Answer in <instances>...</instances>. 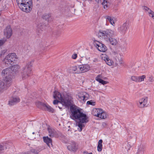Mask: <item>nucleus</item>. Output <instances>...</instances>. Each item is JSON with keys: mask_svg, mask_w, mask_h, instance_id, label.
I'll list each match as a JSON object with an SVG mask.
<instances>
[{"mask_svg": "<svg viewBox=\"0 0 154 154\" xmlns=\"http://www.w3.org/2000/svg\"><path fill=\"white\" fill-rule=\"evenodd\" d=\"M71 112L70 118L75 120L79 119L83 123H86L88 122V117L86 115L83 113L82 109L75 106H70Z\"/></svg>", "mask_w": 154, "mask_h": 154, "instance_id": "nucleus-1", "label": "nucleus"}, {"mask_svg": "<svg viewBox=\"0 0 154 154\" xmlns=\"http://www.w3.org/2000/svg\"><path fill=\"white\" fill-rule=\"evenodd\" d=\"M54 98L56 100L53 101V104L56 105L59 103L63 105L69 106L72 103V97L71 96H67L65 97L59 92L55 91L54 94Z\"/></svg>", "mask_w": 154, "mask_h": 154, "instance_id": "nucleus-2", "label": "nucleus"}, {"mask_svg": "<svg viewBox=\"0 0 154 154\" xmlns=\"http://www.w3.org/2000/svg\"><path fill=\"white\" fill-rule=\"evenodd\" d=\"M19 8L23 11L29 13L32 7V0H16Z\"/></svg>", "mask_w": 154, "mask_h": 154, "instance_id": "nucleus-3", "label": "nucleus"}, {"mask_svg": "<svg viewBox=\"0 0 154 154\" xmlns=\"http://www.w3.org/2000/svg\"><path fill=\"white\" fill-rule=\"evenodd\" d=\"M98 35L100 38L103 39L106 41H108L109 40V38L115 36V33L114 31L110 29L100 30L98 33Z\"/></svg>", "mask_w": 154, "mask_h": 154, "instance_id": "nucleus-4", "label": "nucleus"}, {"mask_svg": "<svg viewBox=\"0 0 154 154\" xmlns=\"http://www.w3.org/2000/svg\"><path fill=\"white\" fill-rule=\"evenodd\" d=\"M1 75L3 77L2 79L12 84L14 75L10 68H7L3 69L1 72Z\"/></svg>", "mask_w": 154, "mask_h": 154, "instance_id": "nucleus-5", "label": "nucleus"}, {"mask_svg": "<svg viewBox=\"0 0 154 154\" xmlns=\"http://www.w3.org/2000/svg\"><path fill=\"white\" fill-rule=\"evenodd\" d=\"M32 66V63L29 62L22 68L20 75L23 80L27 79L31 73Z\"/></svg>", "mask_w": 154, "mask_h": 154, "instance_id": "nucleus-6", "label": "nucleus"}, {"mask_svg": "<svg viewBox=\"0 0 154 154\" xmlns=\"http://www.w3.org/2000/svg\"><path fill=\"white\" fill-rule=\"evenodd\" d=\"M18 58L16 54L14 53H10L7 55L3 60V62L8 65L16 63Z\"/></svg>", "mask_w": 154, "mask_h": 154, "instance_id": "nucleus-7", "label": "nucleus"}, {"mask_svg": "<svg viewBox=\"0 0 154 154\" xmlns=\"http://www.w3.org/2000/svg\"><path fill=\"white\" fill-rule=\"evenodd\" d=\"M11 84L3 79L0 80V93H3L11 85Z\"/></svg>", "mask_w": 154, "mask_h": 154, "instance_id": "nucleus-8", "label": "nucleus"}, {"mask_svg": "<svg viewBox=\"0 0 154 154\" xmlns=\"http://www.w3.org/2000/svg\"><path fill=\"white\" fill-rule=\"evenodd\" d=\"M95 46L97 48L98 50L100 51L105 52L107 50L106 47L103 44L97 41L94 42Z\"/></svg>", "mask_w": 154, "mask_h": 154, "instance_id": "nucleus-9", "label": "nucleus"}, {"mask_svg": "<svg viewBox=\"0 0 154 154\" xmlns=\"http://www.w3.org/2000/svg\"><path fill=\"white\" fill-rule=\"evenodd\" d=\"M13 34L12 30L10 26H7L4 30V35L7 38H10Z\"/></svg>", "mask_w": 154, "mask_h": 154, "instance_id": "nucleus-10", "label": "nucleus"}, {"mask_svg": "<svg viewBox=\"0 0 154 154\" xmlns=\"http://www.w3.org/2000/svg\"><path fill=\"white\" fill-rule=\"evenodd\" d=\"M89 94L85 92H83L78 96V99L82 103L85 102L88 99Z\"/></svg>", "mask_w": 154, "mask_h": 154, "instance_id": "nucleus-11", "label": "nucleus"}, {"mask_svg": "<svg viewBox=\"0 0 154 154\" xmlns=\"http://www.w3.org/2000/svg\"><path fill=\"white\" fill-rule=\"evenodd\" d=\"M49 136L51 137H58L59 135L55 130L49 126Z\"/></svg>", "mask_w": 154, "mask_h": 154, "instance_id": "nucleus-12", "label": "nucleus"}, {"mask_svg": "<svg viewBox=\"0 0 154 154\" xmlns=\"http://www.w3.org/2000/svg\"><path fill=\"white\" fill-rule=\"evenodd\" d=\"M90 69V67L88 64H83L79 65V73L85 72L88 71Z\"/></svg>", "mask_w": 154, "mask_h": 154, "instance_id": "nucleus-13", "label": "nucleus"}, {"mask_svg": "<svg viewBox=\"0 0 154 154\" xmlns=\"http://www.w3.org/2000/svg\"><path fill=\"white\" fill-rule=\"evenodd\" d=\"M147 103V98L146 97L140 100L137 103V104L139 107L142 108L144 107Z\"/></svg>", "mask_w": 154, "mask_h": 154, "instance_id": "nucleus-14", "label": "nucleus"}, {"mask_svg": "<svg viewBox=\"0 0 154 154\" xmlns=\"http://www.w3.org/2000/svg\"><path fill=\"white\" fill-rule=\"evenodd\" d=\"M20 101V99L18 97H12L10 99L8 104L11 105H13Z\"/></svg>", "mask_w": 154, "mask_h": 154, "instance_id": "nucleus-15", "label": "nucleus"}, {"mask_svg": "<svg viewBox=\"0 0 154 154\" xmlns=\"http://www.w3.org/2000/svg\"><path fill=\"white\" fill-rule=\"evenodd\" d=\"M36 106L38 108L44 110H48V106L46 103L37 101L35 102Z\"/></svg>", "mask_w": 154, "mask_h": 154, "instance_id": "nucleus-16", "label": "nucleus"}, {"mask_svg": "<svg viewBox=\"0 0 154 154\" xmlns=\"http://www.w3.org/2000/svg\"><path fill=\"white\" fill-rule=\"evenodd\" d=\"M128 24L126 22L123 23L122 25L119 28V30L122 33H125L128 30Z\"/></svg>", "mask_w": 154, "mask_h": 154, "instance_id": "nucleus-17", "label": "nucleus"}, {"mask_svg": "<svg viewBox=\"0 0 154 154\" xmlns=\"http://www.w3.org/2000/svg\"><path fill=\"white\" fill-rule=\"evenodd\" d=\"M8 142H5L0 143V154L3 152L4 150L7 148Z\"/></svg>", "mask_w": 154, "mask_h": 154, "instance_id": "nucleus-18", "label": "nucleus"}, {"mask_svg": "<svg viewBox=\"0 0 154 154\" xmlns=\"http://www.w3.org/2000/svg\"><path fill=\"white\" fill-rule=\"evenodd\" d=\"M104 18L107 21H109L110 24L113 26L115 25V23L113 20L114 17L109 15H106L104 16Z\"/></svg>", "mask_w": 154, "mask_h": 154, "instance_id": "nucleus-19", "label": "nucleus"}, {"mask_svg": "<svg viewBox=\"0 0 154 154\" xmlns=\"http://www.w3.org/2000/svg\"><path fill=\"white\" fill-rule=\"evenodd\" d=\"M103 60L105 61L106 63L109 66H111L113 63L112 60L109 59L108 56L106 55H105L104 57Z\"/></svg>", "mask_w": 154, "mask_h": 154, "instance_id": "nucleus-20", "label": "nucleus"}, {"mask_svg": "<svg viewBox=\"0 0 154 154\" xmlns=\"http://www.w3.org/2000/svg\"><path fill=\"white\" fill-rule=\"evenodd\" d=\"M76 143L74 142H72V144H70L67 146V148L70 151H75L76 149Z\"/></svg>", "mask_w": 154, "mask_h": 154, "instance_id": "nucleus-21", "label": "nucleus"}, {"mask_svg": "<svg viewBox=\"0 0 154 154\" xmlns=\"http://www.w3.org/2000/svg\"><path fill=\"white\" fill-rule=\"evenodd\" d=\"M102 5L105 9H107L110 5V3L107 0H103Z\"/></svg>", "mask_w": 154, "mask_h": 154, "instance_id": "nucleus-22", "label": "nucleus"}, {"mask_svg": "<svg viewBox=\"0 0 154 154\" xmlns=\"http://www.w3.org/2000/svg\"><path fill=\"white\" fill-rule=\"evenodd\" d=\"M146 11H148V13L149 14V16L152 17L154 19V12L149 9L146 6H144L143 8Z\"/></svg>", "mask_w": 154, "mask_h": 154, "instance_id": "nucleus-23", "label": "nucleus"}, {"mask_svg": "<svg viewBox=\"0 0 154 154\" xmlns=\"http://www.w3.org/2000/svg\"><path fill=\"white\" fill-rule=\"evenodd\" d=\"M106 41L109 42L110 43L113 45H115L117 43V42L116 39L111 37L109 38V40Z\"/></svg>", "mask_w": 154, "mask_h": 154, "instance_id": "nucleus-24", "label": "nucleus"}, {"mask_svg": "<svg viewBox=\"0 0 154 154\" xmlns=\"http://www.w3.org/2000/svg\"><path fill=\"white\" fill-rule=\"evenodd\" d=\"M99 110H101V109H94L92 111V114L95 116H98V112H99Z\"/></svg>", "mask_w": 154, "mask_h": 154, "instance_id": "nucleus-25", "label": "nucleus"}, {"mask_svg": "<svg viewBox=\"0 0 154 154\" xmlns=\"http://www.w3.org/2000/svg\"><path fill=\"white\" fill-rule=\"evenodd\" d=\"M103 140H100L98 142L97 146V150L99 152H100L102 151V143Z\"/></svg>", "mask_w": 154, "mask_h": 154, "instance_id": "nucleus-26", "label": "nucleus"}, {"mask_svg": "<svg viewBox=\"0 0 154 154\" xmlns=\"http://www.w3.org/2000/svg\"><path fill=\"white\" fill-rule=\"evenodd\" d=\"M71 69L75 71V73H79V65H77L72 66L71 67Z\"/></svg>", "mask_w": 154, "mask_h": 154, "instance_id": "nucleus-27", "label": "nucleus"}, {"mask_svg": "<svg viewBox=\"0 0 154 154\" xmlns=\"http://www.w3.org/2000/svg\"><path fill=\"white\" fill-rule=\"evenodd\" d=\"M20 66L18 65H13L11 66V69L12 72L13 71L15 72L20 69Z\"/></svg>", "mask_w": 154, "mask_h": 154, "instance_id": "nucleus-28", "label": "nucleus"}, {"mask_svg": "<svg viewBox=\"0 0 154 154\" xmlns=\"http://www.w3.org/2000/svg\"><path fill=\"white\" fill-rule=\"evenodd\" d=\"M45 148L44 147L42 148L41 149L39 148L38 149L37 148L36 149H32L31 150V152H32L34 153L35 154H38V152L44 149Z\"/></svg>", "mask_w": 154, "mask_h": 154, "instance_id": "nucleus-29", "label": "nucleus"}, {"mask_svg": "<svg viewBox=\"0 0 154 154\" xmlns=\"http://www.w3.org/2000/svg\"><path fill=\"white\" fill-rule=\"evenodd\" d=\"M79 122H78L76 123V125H77L79 128V131H81L82 130V128L83 126H84V125L82 124L83 123L82 122H81V121L79 120Z\"/></svg>", "mask_w": 154, "mask_h": 154, "instance_id": "nucleus-30", "label": "nucleus"}, {"mask_svg": "<svg viewBox=\"0 0 154 154\" xmlns=\"http://www.w3.org/2000/svg\"><path fill=\"white\" fill-rule=\"evenodd\" d=\"M146 76L145 75H143L141 76H138V82H140L144 80V79L145 78Z\"/></svg>", "mask_w": 154, "mask_h": 154, "instance_id": "nucleus-31", "label": "nucleus"}, {"mask_svg": "<svg viewBox=\"0 0 154 154\" xmlns=\"http://www.w3.org/2000/svg\"><path fill=\"white\" fill-rule=\"evenodd\" d=\"M106 117L107 116L106 113L102 111V113H101V116H100V118L102 119H105Z\"/></svg>", "mask_w": 154, "mask_h": 154, "instance_id": "nucleus-32", "label": "nucleus"}, {"mask_svg": "<svg viewBox=\"0 0 154 154\" xmlns=\"http://www.w3.org/2000/svg\"><path fill=\"white\" fill-rule=\"evenodd\" d=\"M131 80L133 81L136 82H138V76H132L131 78Z\"/></svg>", "mask_w": 154, "mask_h": 154, "instance_id": "nucleus-33", "label": "nucleus"}, {"mask_svg": "<svg viewBox=\"0 0 154 154\" xmlns=\"http://www.w3.org/2000/svg\"><path fill=\"white\" fill-rule=\"evenodd\" d=\"M6 41L7 39L5 38L0 39V46L3 45Z\"/></svg>", "mask_w": 154, "mask_h": 154, "instance_id": "nucleus-34", "label": "nucleus"}, {"mask_svg": "<svg viewBox=\"0 0 154 154\" xmlns=\"http://www.w3.org/2000/svg\"><path fill=\"white\" fill-rule=\"evenodd\" d=\"M44 142L48 145V137H43Z\"/></svg>", "mask_w": 154, "mask_h": 154, "instance_id": "nucleus-35", "label": "nucleus"}, {"mask_svg": "<svg viewBox=\"0 0 154 154\" xmlns=\"http://www.w3.org/2000/svg\"><path fill=\"white\" fill-rule=\"evenodd\" d=\"M95 103L92 100L88 101L87 102V104L89 105H91L92 106H94L95 105Z\"/></svg>", "mask_w": 154, "mask_h": 154, "instance_id": "nucleus-36", "label": "nucleus"}, {"mask_svg": "<svg viewBox=\"0 0 154 154\" xmlns=\"http://www.w3.org/2000/svg\"><path fill=\"white\" fill-rule=\"evenodd\" d=\"M52 141V139L49 138V147L50 148H51V147H53Z\"/></svg>", "mask_w": 154, "mask_h": 154, "instance_id": "nucleus-37", "label": "nucleus"}, {"mask_svg": "<svg viewBox=\"0 0 154 154\" xmlns=\"http://www.w3.org/2000/svg\"><path fill=\"white\" fill-rule=\"evenodd\" d=\"M1 11H5L7 9V8L5 5H3L0 7Z\"/></svg>", "mask_w": 154, "mask_h": 154, "instance_id": "nucleus-38", "label": "nucleus"}, {"mask_svg": "<svg viewBox=\"0 0 154 154\" xmlns=\"http://www.w3.org/2000/svg\"><path fill=\"white\" fill-rule=\"evenodd\" d=\"M98 82H99V83H101L103 85H105L107 84V82L105 81L102 79H98Z\"/></svg>", "mask_w": 154, "mask_h": 154, "instance_id": "nucleus-39", "label": "nucleus"}, {"mask_svg": "<svg viewBox=\"0 0 154 154\" xmlns=\"http://www.w3.org/2000/svg\"><path fill=\"white\" fill-rule=\"evenodd\" d=\"M131 146L129 143H128L127 146H125V148L127 150V151H128L130 149Z\"/></svg>", "mask_w": 154, "mask_h": 154, "instance_id": "nucleus-40", "label": "nucleus"}, {"mask_svg": "<svg viewBox=\"0 0 154 154\" xmlns=\"http://www.w3.org/2000/svg\"><path fill=\"white\" fill-rule=\"evenodd\" d=\"M138 150L139 151H142L143 152H144L145 150V148L143 145L140 146V148Z\"/></svg>", "mask_w": 154, "mask_h": 154, "instance_id": "nucleus-41", "label": "nucleus"}, {"mask_svg": "<svg viewBox=\"0 0 154 154\" xmlns=\"http://www.w3.org/2000/svg\"><path fill=\"white\" fill-rule=\"evenodd\" d=\"M42 18L45 20H47L48 18V15L47 14H44L42 16Z\"/></svg>", "mask_w": 154, "mask_h": 154, "instance_id": "nucleus-42", "label": "nucleus"}, {"mask_svg": "<svg viewBox=\"0 0 154 154\" xmlns=\"http://www.w3.org/2000/svg\"><path fill=\"white\" fill-rule=\"evenodd\" d=\"M102 77V75H98L96 77V80L98 82V79H101V78Z\"/></svg>", "mask_w": 154, "mask_h": 154, "instance_id": "nucleus-43", "label": "nucleus"}, {"mask_svg": "<svg viewBox=\"0 0 154 154\" xmlns=\"http://www.w3.org/2000/svg\"><path fill=\"white\" fill-rule=\"evenodd\" d=\"M54 111V110L50 106H49V112H53Z\"/></svg>", "mask_w": 154, "mask_h": 154, "instance_id": "nucleus-44", "label": "nucleus"}, {"mask_svg": "<svg viewBox=\"0 0 154 154\" xmlns=\"http://www.w3.org/2000/svg\"><path fill=\"white\" fill-rule=\"evenodd\" d=\"M84 60H85L86 61V60L85 58L83 59H82L80 60V63L82 64V65L86 64H85V63L84 62Z\"/></svg>", "mask_w": 154, "mask_h": 154, "instance_id": "nucleus-45", "label": "nucleus"}, {"mask_svg": "<svg viewBox=\"0 0 154 154\" xmlns=\"http://www.w3.org/2000/svg\"><path fill=\"white\" fill-rule=\"evenodd\" d=\"M153 78L152 76L150 77L148 79V81L150 82H152L153 81Z\"/></svg>", "mask_w": 154, "mask_h": 154, "instance_id": "nucleus-46", "label": "nucleus"}, {"mask_svg": "<svg viewBox=\"0 0 154 154\" xmlns=\"http://www.w3.org/2000/svg\"><path fill=\"white\" fill-rule=\"evenodd\" d=\"M77 57V55L76 54H74L72 56V59H75Z\"/></svg>", "mask_w": 154, "mask_h": 154, "instance_id": "nucleus-47", "label": "nucleus"}, {"mask_svg": "<svg viewBox=\"0 0 154 154\" xmlns=\"http://www.w3.org/2000/svg\"><path fill=\"white\" fill-rule=\"evenodd\" d=\"M102 111H103V110L102 109H101V110H99V112H99L98 113V116H97V117H100V116H101V113H102Z\"/></svg>", "mask_w": 154, "mask_h": 154, "instance_id": "nucleus-48", "label": "nucleus"}, {"mask_svg": "<svg viewBox=\"0 0 154 154\" xmlns=\"http://www.w3.org/2000/svg\"><path fill=\"white\" fill-rule=\"evenodd\" d=\"M55 32H54V35L56 38L58 37L59 36V35H56L55 34Z\"/></svg>", "mask_w": 154, "mask_h": 154, "instance_id": "nucleus-49", "label": "nucleus"}, {"mask_svg": "<svg viewBox=\"0 0 154 154\" xmlns=\"http://www.w3.org/2000/svg\"><path fill=\"white\" fill-rule=\"evenodd\" d=\"M113 53H114V54H115V55H117L116 56V57H117V56H118V55H119L117 53H116V52H114Z\"/></svg>", "mask_w": 154, "mask_h": 154, "instance_id": "nucleus-50", "label": "nucleus"}, {"mask_svg": "<svg viewBox=\"0 0 154 154\" xmlns=\"http://www.w3.org/2000/svg\"><path fill=\"white\" fill-rule=\"evenodd\" d=\"M88 154H92V152H91V153H89Z\"/></svg>", "mask_w": 154, "mask_h": 154, "instance_id": "nucleus-51", "label": "nucleus"}, {"mask_svg": "<svg viewBox=\"0 0 154 154\" xmlns=\"http://www.w3.org/2000/svg\"><path fill=\"white\" fill-rule=\"evenodd\" d=\"M58 107H59L60 109H61V108H60V107H59V106H58Z\"/></svg>", "mask_w": 154, "mask_h": 154, "instance_id": "nucleus-52", "label": "nucleus"}, {"mask_svg": "<svg viewBox=\"0 0 154 154\" xmlns=\"http://www.w3.org/2000/svg\"><path fill=\"white\" fill-rule=\"evenodd\" d=\"M32 134H34V132H33Z\"/></svg>", "mask_w": 154, "mask_h": 154, "instance_id": "nucleus-53", "label": "nucleus"}, {"mask_svg": "<svg viewBox=\"0 0 154 154\" xmlns=\"http://www.w3.org/2000/svg\"><path fill=\"white\" fill-rule=\"evenodd\" d=\"M99 0H98V2Z\"/></svg>", "mask_w": 154, "mask_h": 154, "instance_id": "nucleus-54", "label": "nucleus"}, {"mask_svg": "<svg viewBox=\"0 0 154 154\" xmlns=\"http://www.w3.org/2000/svg\"><path fill=\"white\" fill-rule=\"evenodd\" d=\"M1 0H0V1H1Z\"/></svg>", "mask_w": 154, "mask_h": 154, "instance_id": "nucleus-55", "label": "nucleus"}]
</instances>
